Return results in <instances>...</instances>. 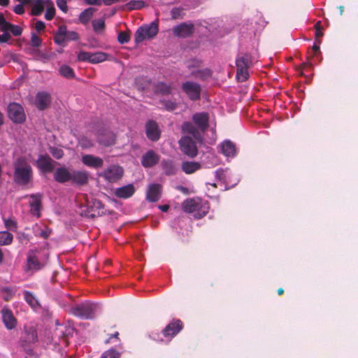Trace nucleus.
<instances>
[{
  "label": "nucleus",
  "mask_w": 358,
  "mask_h": 358,
  "mask_svg": "<svg viewBox=\"0 0 358 358\" xmlns=\"http://www.w3.org/2000/svg\"><path fill=\"white\" fill-rule=\"evenodd\" d=\"M160 156L152 150L147 151L141 157V164L144 168H151L157 165Z\"/></svg>",
  "instance_id": "4468645a"
},
{
  "label": "nucleus",
  "mask_w": 358,
  "mask_h": 358,
  "mask_svg": "<svg viewBox=\"0 0 358 358\" xmlns=\"http://www.w3.org/2000/svg\"><path fill=\"white\" fill-rule=\"evenodd\" d=\"M117 39L120 44H124L129 41L130 36L127 32L121 31L118 34Z\"/></svg>",
  "instance_id": "49530a36"
},
{
  "label": "nucleus",
  "mask_w": 358,
  "mask_h": 358,
  "mask_svg": "<svg viewBox=\"0 0 358 358\" xmlns=\"http://www.w3.org/2000/svg\"><path fill=\"white\" fill-rule=\"evenodd\" d=\"M162 185L160 184H150L146 192V199L151 203L158 201L162 196Z\"/></svg>",
  "instance_id": "ddd939ff"
},
{
  "label": "nucleus",
  "mask_w": 358,
  "mask_h": 358,
  "mask_svg": "<svg viewBox=\"0 0 358 358\" xmlns=\"http://www.w3.org/2000/svg\"><path fill=\"white\" fill-rule=\"evenodd\" d=\"M187 67L189 69H191L192 68H197L201 66V62L198 59H191L187 62Z\"/></svg>",
  "instance_id": "bf43d9fd"
},
{
  "label": "nucleus",
  "mask_w": 358,
  "mask_h": 358,
  "mask_svg": "<svg viewBox=\"0 0 358 358\" xmlns=\"http://www.w3.org/2000/svg\"><path fill=\"white\" fill-rule=\"evenodd\" d=\"M181 88L190 100L197 101L200 99L201 87L199 83L186 81L182 84Z\"/></svg>",
  "instance_id": "423d86ee"
},
{
  "label": "nucleus",
  "mask_w": 358,
  "mask_h": 358,
  "mask_svg": "<svg viewBox=\"0 0 358 358\" xmlns=\"http://www.w3.org/2000/svg\"><path fill=\"white\" fill-rule=\"evenodd\" d=\"M145 6V2L143 1H135L132 0L128 2L125 5V8L127 10H136L140 9Z\"/></svg>",
  "instance_id": "ea45409f"
},
{
  "label": "nucleus",
  "mask_w": 358,
  "mask_h": 358,
  "mask_svg": "<svg viewBox=\"0 0 358 358\" xmlns=\"http://www.w3.org/2000/svg\"><path fill=\"white\" fill-rule=\"evenodd\" d=\"M108 55L105 52H97L92 53L90 52V63L98 64L103 62L107 59Z\"/></svg>",
  "instance_id": "f704fd0d"
},
{
  "label": "nucleus",
  "mask_w": 358,
  "mask_h": 358,
  "mask_svg": "<svg viewBox=\"0 0 358 358\" xmlns=\"http://www.w3.org/2000/svg\"><path fill=\"white\" fill-rule=\"evenodd\" d=\"M96 308L95 304L86 302L73 307L71 312L76 317L88 320L94 317Z\"/></svg>",
  "instance_id": "20e7f679"
},
{
  "label": "nucleus",
  "mask_w": 358,
  "mask_h": 358,
  "mask_svg": "<svg viewBox=\"0 0 358 358\" xmlns=\"http://www.w3.org/2000/svg\"><path fill=\"white\" fill-rule=\"evenodd\" d=\"M201 167L200 163L196 162H183L181 169L186 174H192L199 170Z\"/></svg>",
  "instance_id": "bb28decb"
},
{
  "label": "nucleus",
  "mask_w": 358,
  "mask_h": 358,
  "mask_svg": "<svg viewBox=\"0 0 358 358\" xmlns=\"http://www.w3.org/2000/svg\"><path fill=\"white\" fill-rule=\"evenodd\" d=\"M51 234V229L48 227H45L44 229L41 230V231L36 234V236L43 238L45 239L48 238Z\"/></svg>",
  "instance_id": "e2e57ef3"
},
{
  "label": "nucleus",
  "mask_w": 358,
  "mask_h": 358,
  "mask_svg": "<svg viewBox=\"0 0 358 358\" xmlns=\"http://www.w3.org/2000/svg\"><path fill=\"white\" fill-rule=\"evenodd\" d=\"M24 337L22 341V345L26 348V345L34 344L38 341L36 330L33 327H24Z\"/></svg>",
  "instance_id": "412c9836"
},
{
  "label": "nucleus",
  "mask_w": 358,
  "mask_h": 358,
  "mask_svg": "<svg viewBox=\"0 0 358 358\" xmlns=\"http://www.w3.org/2000/svg\"><path fill=\"white\" fill-rule=\"evenodd\" d=\"M182 210L187 213H194L196 219L206 216L208 212L207 203H202L199 199H187L181 204Z\"/></svg>",
  "instance_id": "f03ea898"
},
{
  "label": "nucleus",
  "mask_w": 358,
  "mask_h": 358,
  "mask_svg": "<svg viewBox=\"0 0 358 358\" xmlns=\"http://www.w3.org/2000/svg\"><path fill=\"white\" fill-rule=\"evenodd\" d=\"M37 252V250L29 251L27 258V268L28 270L38 271L44 266V264L38 260L36 255Z\"/></svg>",
  "instance_id": "dca6fc26"
},
{
  "label": "nucleus",
  "mask_w": 358,
  "mask_h": 358,
  "mask_svg": "<svg viewBox=\"0 0 358 358\" xmlns=\"http://www.w3.org/2000/svg\"><path fill=\"white\" fill-rule=\"evenodd\" d=\"M135 187L133 184H129L115 189V195L120 199H128L135 193Z\"/></svg>",
  "instance_id": "4be33fe9"
},
{
  "label": "nucleus",
  "mask_w": 358,
  "mask_h": 358,
  "mask_svg": "<svg viewBox=\"0 0 358 358\" xmlns=\"http://www.w3.org/2000/svg\"><path fill=\"white\" fill-rule=\"evenodd\" d=\"M79 39V35L77 32L71 31L66 34V40L68 41H77Z\"/></svg>",
  "instance_id": "680f3d73"
},
{
  "label": "nucleus",
  "mask_w": 358,
  "mask_h": 358,
  "mask_svg": "<svg viewBox=\"0 0 358 358\" xmlns=\"http://www.w3.org/2000/svg\"><path fill=\"white\" fill-rule=\"evenodd\" d=\"M321 41H318V44L314 43V45L312 47L311 52H308V59L309 60L311 57L316 56L317 53H320V44Z\"/></svg>",
  "instance_id": "3c124183"
},
{
  "label": "nucleus",
  "mask_w": 358,
  "mask_h": 358,
  "mask_svg": "<svg viewBox=\"0 0 358 358\" xmlns=\"http://www.w3.org/2000/svg\"><path fill=\"white\" fill-rule=\"evenodd\" d=\"M101 358H120V355L116 350H110L103 353Z\"/></svg>",
  "instance_id": "09e8293b"
},
{
  "label": "nucleus",
  "mask_w": 358,
  "mask_h": 358,
  "mask_svg": "<svg viewBox=\"0 0 358 358\" xmlns=\"http://www.w3.org/2000/svg\"><path fill=\"white\" fill-rule=\"evenodd\" d=\"M123 175V169L120 166L113 165L106 169L101 176L109 182H115L120 180Z\"/></svg>",
  "instance_id": "1a4fd4ad"
},
{
  "label": "nucleus",
  "mask_w": 358,
  "mask_h": 358,
  "mask_svg": "<svg viewBox=\"0 0 358 358\" xmlns=\"http://www.w3.org/2000/svg\"><path fill=\"white\" fill-rule=\"evenodd\" d=\"M51 102V97L46 92H38L36 97V106L40 110L47 108Z\"/></svg>",
  "instance_id": "5701e85b"
},
{
  "label": "nucleus",
  "mask_w": 358,
  "mask_h": 358,
  "mask_svg": "<svg viewBox=\"0 0 358 358\" xmlns=\"http://www.w3.org/2000/svg\"><path fill=\"white\" fill-rule=\"evenodd\" d=\"M171 17L173 20L182 18V8H173L171 10Z\"/></svg>",
  "instance_id": "8fccbe9b"
},
{
  "label": "nucleus",
  "mask_w": 358,
  "mask_h": 358,
  "mask_svg": "<svg viewBox=\"0 0 358 358\" xmlns=\"http://www.w3.org/2000/svg\"><path fill=\"white\" fill-rule=\"evenodd\" d=\"M10 27V28L9 31H10L13 34V36H19L22 34V29L18 25L11 24Z\"/></svg>",
  "instance_id": "6e6d98bb"
},
{
  "label": "nucleus",
  "mask_w": 358,
  "mask_h": 358,
  "mask_svg": "<svg viewBox=\"0 0 358 358\" xmlns=\"http://www.w3.org/2000/svg\"><path fill=\"white\" fill-rule=\"evenodd\" d=\"M182 130L184 133L192 135L197 141H200L202 139L200 129L195 127L192 122H184L182 126Z\"/></svg>",
  "instance_id": "b1692460"
},
{
  "label": "nucleus",
  "mask_w": 358,
  "mask_h": 358,
  "mask_svg": "<svg viewBox=\"0 0 358 358\" xmlns=\"http://www.w3.org/2000/svg\"><path fill=\"white\" fill-rule=\"evenodd\" d=\"M145 134L152 141H157L161 136V131L158 124L155 120H148L145 124Z\"/></svg>",
  "instance_id": "9b49d317"
},
{
  "label": "nucleus",
  "mask_w": 358,
  "mask_h": 358,
  "mask_svg": "<svg viewBox=\"0 0 358 358\" xmlns=\"http://www.w3.org/2000/svg\"><path fill=\"white\" fill-rule=\"evenodd\" d=\"M14 181L20 185L29 184L33 179V169L24 157H18L13 164Z\"/></svg>",
  "instance_id": "f257e3e1"
},
{
  "label": "nucleus",
  "mask_w": 358,
  "mask_h": 358,
  "mask_svg": "<svg viewBox=\"0 0 358 358\" xmlns=\"http://www.w3.org/2000/svg\"><path fill=\"white\" fill-rule=\"evenodd\" d=\"M55 164L56 162L48 155H41L36 160V166L43 173L52 172Z\"/></svg>",
  "instance_id": "9d476101"
},
{
  "label": "nucleus",
  "mask_w": 358,
  "mask_h": 358,
  "mask_svg": "<svg viewBox=\"0 0 358 358\" xmlns=\"http://www.w3.org/2000/svg\"><path fill=\"white\" fill-rule=\"evenodd\" d=\"M59 73L66 78L71 79L75 78L73 69L67 65H62L59 69Z\"/></svg>",
  "instance_id": "e433bc0d"
},
{
  "label": "nucleus",
  "mask_w": 358,
  "mask_h": 358,
  "mask_svg": "<svg viewBox=\"0 0 358 358\" xmlns=\"http://www.w3.org/2000/svg\"><path fill=\"white\" fill-rule=\"evenodd\" d=\"M2 322L6 328L8 330L13 329L17 326V320L13 315V312L8 308H3L1 310Z\"/></svg>",
  "instance_id": "a211bd4d"
},
{
  "label": "nucleus",
  "mask_w": 358,
  "mask_h": 358,
  "mask_svg": "<svg viewBox=\"0 0 358 358\" xmlns=\"http://www.w3.org/2000/svg\"><path fill=\"white\" fill-rule=\"evenodd\" d=\"M95 9L94 8H88L85 9L79 15V20L83 24H87L92 17Z\"/></svg>",
  "instance_id": "72a5a7b5"
},
{
  "label": "nucleus",
  "mask_w": 358,
  "mask_h": 358,
  "mask_svg": "<svg viewBox=\"0 0 358 358\" xmlns=\"http://www.w3.org/2000/svg\"><path fill=\"white\" fill-rule=\"evenodd\" d=\"M8 117L15 123H22L25 120V114L21 105L11 103L8 106Z\"/></svg>",
  "instance_id": "6e6552de"
},
{
  "label": "nucleus",
  "mask_w": 358,
  "mask_h": 358,
  "mask_svg": "<svg viewBox=\"0 0 358 358\" xmlns=\"http://www.w3.org/2000/svg\"><path fill=\"white\" fill-rule=\"evenodd\" d=\"M249 77L248 68H237L236 78L240 82L245 81Z\"/></svg>",
  "instance_id": "a19ab883"
},
{
  "label": "nucleus",
  "mask_w": 358,
  "mask_h": 358,
  "mask_svg": "<svg viewBox=\"0 0 358 358\" xmlns=\"http://www.w3.org/2000/svg\"><path fill=\"white\" fill-rule=\"evenodd\" d=\"M11 23L7 22L3 13H0V30L3 33H8Z\"/></svg>",
  "instance_id": "37998d69"
},
{
  "label": "nucleus",
  "mask_w": 358,
  "mask_h": 358,
  "mask_svg": "<svg viewBox=\"0 0 358 358\" xmlns=\"http://www.w3.org/2000/svg\"><path fill=\"white\" fill-rule=\"evenodd\" d=\"M42 43L41 39L34 33L31 34V45L34 48L41 46Z\"/></svg>",
  "instance_id": "603ef678"
},
{
  "label": "nucleus",
  "mask_w": 358,
  "mask_h": 358,
  "mask_svg": "<svg viewBox=\"0 0 358 358\" xmlns=\"http://www.w3.org/2000/svg\"><path fill=\"white\" fill-rule=\"evenodd\" d=\"M71 173L66 167L57 169L54 173V179L59 183H65L71 180Z\"/></svg>",
  "instance_id": "393cba45"
},
{
  "label": "nucleus",
  "mask_w": 358,
  "mask_h": 358,
  "mask_svg": "<svg viewBox=\"0 0 358 358\" xmlns=\"http://www.w3.org/2000/svg\"><path fill=\"white\" fill-rule=\"evenodd\" d=\"M181 151L187 156L194 158L198 154V149L195 141L189 136H184L179 141Z\"/></svg>",
  "instance_id": "0eeeda50"
},
{
  "label": "nucleus",
  "mask_w": 358,
  "mask_h": 358,
  "mask_svg": "<svg viewBox=\"0 0 358 358\" xmlns=\"http://www.w3.org/2000/svg\"><path fill=\"white\" fill-rule=\"evenodd\" d=\"M57 7L64 13H67L69 8L66 0H57L56 1Z\"/></svg>",
  "instance_id": "13d9d810"
},
{
  "label": "nucleus",
  "mask_w": 358,
  "mask_h": 358,
  "mask_svg": "<svg viewBox=\"0 0 358 358\" xmlns=\"http://www.w3.org/2000/svg\"><path fill=\"white\" fill-rule=\"evenodd\" d=\"M13 11L17 15H22L24 13V5L20 2V4L13 8Z\"/></svg>",
  "instance_id": "0e129e2a"
},
{
  "label": "nucleus",
  "mask_w": 358,
  "mask_h": 358,
  "mask_svg": "<svg viewBox=\"0 0 358 358\" xmlns=\"http://www.w3.org/2000/svg\"><path fill=\"white\" fill-rule=\"evenodd\" d=\"M44 2L48 6L45 14V18L47 20H51L55 17L56 12L54 3L51 0H44Z\"/></svg>",
  "instance_id": "c9c22d12"
},
{
  "label": "nucleus",
  "mask_w": 358,
  "mask_h": 358,
  "mask_svg": "<svg viewBox=\"0 0 358 358\" xmlns=\"http://www.w3.org/2000/svg\"><path fill=\"white\" fill-rule=\"evenodd\" d=\"M251 56L249 54H243L237 57L236 64L237 68H248L251 65Z\"/></svg>",
  "instance_id": "7c9ffc66"
},
{
  "label": "nucleus",
  "mask_w": 358,
  "mask_h": 358,
  "mask_svg": "<svg viewBox=\"0 0 358 358\" xmlns=\"http://www.w3.org/2000/svg\"><path fill=\"white\" fill-rule=\"evenodd\" d=\"M45 2L43 0H36L32 5L31 15L33 16L40 15L44 10Z\"/></svg>",
  "instance_id": "473e14b6"
},
{
  "label": "nucleus",
  "mask_w": 358,
  "mask_h": 358,
  "mask_svg": "<svg viewBox=\"0 0 358 358\" xmlns=\"http://www.w3.org/2000/svg\"><path fill=\"white\" fill-rule=\"evenodd\" d=\"M192 75L201 79H205L206 78L210 77L211 76V71L209 69H205L203 71L193 72Z\"/></svg>",
  "instance_id": "de8ad7c7"
},
{
  "label": "nucleus",
  "mask_w": 358,
  "mask_h": 358,
  "mask_svg": "<svg viewBox=\"0 0 358 358\" xmlns=\"http://www.w3.org/2000/svg\"><path fill=\"white\" fill-rule=\"evenodd\" d=\"M192 120L201 132L207 131L209 126V115L208 113H196L193 115Z\"/></svg>",
  "instance_id": "f8f14e48"
},
{
  "label": "nucleus",
  "mask_w": 358,
  "mask_h": 358,
  "mask_svg": "<svg viewBox=\"0 0 358 358\" xmlns=\"http://www.w3.org/2000/svg\"><path fill=\"white\" fill-rule=\"evenodd\" d=\"M79 143L80 146L83 148H89L93 146V143L85 137L82 138L80 140Z\"/></svg>",
  "instance_id": "4d7b16f0"
},
{
  "label": "nucleus",
  "mask_w": 358,
  "mask_h": 358,
  "mask_svg": "<svg viewBox=\"0 0 358 358\" xmlns=\"http://www.w3.org/2000/svg\"><path fill=\"white\" fill-rule=\"evenodd\" d=\"M45 27V23L41 20H38L35 23L34 28L37 31H43Z\"/></svg>",
  "instance_id": "338daca9"
},
{
  "label": "nucleus",
  "mask_w": 358,
  "mask_h": 358,
  "mask_svg": "<svg viewBox=\"0 0 358 358\" xmlns=\"http://www.w3.org/2000/svg\"><path fill=\"white\" fill-rule=\"evenodd\" d=\"M183 328V324L180 320H173L162 330V334L166 339V343H169Z\"/></svg>",
  "instance_id": "39448f33"
},
{
  "label": "nucleus",
  "mask_w": 358,
  "mask_h": 358,
  "mask_svg": "<svg viewBox=\"0 0 358 358\" xmlns=\"http://www.w3.org/2000/svg\"><path fill=\"white\" fill-rule=\"evenodd\" d=\"M90 173L87 171H73L71 172V181L80 186L85 185L88 183Z\"/></svg>",
  "instance_id": "6ab92c4d"
},
{
  "label": "nucleus",
  "mask_w": 358,
  "mask_h": 358,
  "mask_svg": "<svg viewBox=\"0 0 358 358\" xmlns=\"http://www.w3.org/2000/svg\"><path fill=\"white\" fill-rule=\"evenodd\" d=\"M159 31V21L156 20L149 25L140 27L134 34V41L136 44L143 42L145 39L154 38Z\"/></svg>",
  "instance_id": "7ed1b4c3"
},
{
  "label": "nucleus",
  "mask_w": 358,
  "mask_h": 358,
  "mask_svg": "<svg viewBox=\"0 0 358 358\" xmlns=\"http://www.w3.org/2000/svg\"><path fill=\"white\" fill-rule=\"evenodd\" d=\"M5 227L12 231H15L17 229V222L10 218L3 219Z\"/></svg>",
  "instance_id": "c03bdc74"
},
{
  "label": "nucleus",
  "mask_w": 358,
  "mask_h": 358,
  "mask_svg": "<svg viewBox=\"0 0 358 358\" xmlns=\"http://www.w3.org/2000/svg\"><path fill=\"white\" fill-rule=\"evenodd\" d=\"M11 38L9 33H3L0 35V43H7Z\"/></svg>",
  "instance_id": "774afa93"
},
{
  "label": "nucleus",
  "mask_w": 358,
  "mask_h": 358,
  "mask_svg": "<svg viewBox=\"0 0 358 358\" xmlns=\"http://www.w3.org/2000/svg\"><path fill=\"white\" fill-rule=\"evenodd\" d=\"M24 299L26 302L33 308H36L39 306V303L36 297L29 291H24Z\"/></svg>",
  "instance_id": "2f4dec72"
},
{
  "label": "nucleus",
  "mask_w": 358,
  "mask_h": 358,
  "mask_svg": "<svg viewBox=\"0 0 358 358\" xmlns=\"http://www.w3.org/2000/svg\"><path fill=\"white\" fill-rule=\"evenodd\" d=\"M13 239V235L8 231L0 232V245H10Z\"/></svg>",
  "instance_id": "58836bf2"
},
{
  "label": "nucleus",
  "mask_w": 358,
  "mask_h": 358,
  "mask_svg": "<svg viewBox=\"0 0 358 358\" xmlns=\"http://www.w3.org/2000/svg\"><path fill=\"white\" fill-rule=\"evenodd\" d=\"M115 136L113 133L108 131L104 134L100 135L98 138V142L99 144L108 147L115 143Z\"/></svg>",
  "instance_id": "cd10ccee"
},
{
  "label": "nucleus",
  "mask_w": 358,
  "mask_h": 358,
  "mask_svg": "<svg viewBox=\"0 0 358 358\" xmlns=\"http://www.w3.org/2000/svg\"><path fill=\"white\" fill-rule=\"evenodd\" d=\"M172 85L164 82H159L155 85V92L162 95H169L172 92Z\"/></svg>",
  "instance_id": "c85d7f7f"
},
{
  "label": "nucleus",
  "mask_w": 358,
  "mask_h": 358,
  "mask_svg": "<svg viewBox=\"0 0 358 358\" xmlns=\"http://www.w3.org/2000/svg\"><path fill=\"white\" fill-rule=\"evenodd\" d=\"M161 102L163 106L169 111H173L177 107L176 103L171 100H164L162 101Z\"/></svg>",
  "instance_id": "a18cd8bd"
},
{
  "label": "nucleus",
  "mask_w": 358,
  "mask_h": 358,
  "mask_svg": "<svg viewBox=\"0 0 358 358\" xmlns=\"http://www.w3.org/2000/svg\"><path fill=\"white\" fill-rule=\"evenodd\" d=\"M29 197L31 199V201L29 202L30 212L33 215H36L37 217H39L42 208L43 195L40 193L32 194Z\"/></svg>",
  "instance_id": "f3484780"
},
{
  "label": "nucleus",
  "mask_w": 358,
  "mask_h": 358,
  "mask_svg": "<svg viewBox=\"0 0 358 358\" xmlns=\"http://www.w3.org/2000/svg\"><path fill=\"white\" fill-rule=\"evenodd\" d=\"M161 166L164 173L166 176H173L176 173L177 169L171 159H163Z\"/></svg>",
  "instance_id": "a878e982"
},
{
  "label": "nucleus",
  "mask_w": 358,
  "mask_h": 358,
  "mask_svg": "<svg viewBox=\"0 0 358 358\" xmlns=\"http://www.w3.org/2000/svg\"><path fill=\"white\" fill-rule=\"evenodd\" d=\"M78 59L80 62H88L90 63V52L81 51L78 55Z\"/></svg>",
  "instance_id": "864d4df0"
},
{
  "label": "nucleus",
  "mask_w": 358,
  "mask_h": 358,
  "mask_svg": "<svg viewBox=\"0 0 358 358\" xmlns=\"http://www.w3.org/2000/svg\"><path fill=\"white\" fill-rule=\"evenodd\" d=\"M150 336L152 340H154L158 343H166V339L165 340L163 339L161 337L160 334H159L157 333H152V334Z\"/></svg>",
  "instance_id": "69168bd1"
},
{
  "label": "nucleus",
  "mask_w": 358,
  "mask_h": 358,
  "mask_svg": "<svg viewBox=\"0 0 358 358\" xmlns=\"http://www.w3.org/2000/svg\"><path fill=\"white\" fill-rule=\"evenodd\" d=\"M105 22L103 19H98L92 22L93 29L95 32L99 33L105 29Z\"/></svg>",
  "instance_id": "79ce46f5"
},
{
  "label": "nucleus",
  "mask_w": 358,
  "mask_h": 358,
  "mask_svg": "<svg viewBox=\"0 0 358 358\" xmlns=\"http://www.w3.org/2000/svg\"><path fill=\"white\" fill-rule=\"evenodd\" d=\"M81 162L85 166L93 169H99L103 166V159L92 155H83Z\"/></svg>",
  "instance_id": "aec40b11"
},
{
  "label": "nucleus",
  "mask_w": 358,
  "mask_h": 358,
  "mask_svg": "<svg viewBox=\"0 0 358 358\" xmlns=\"http://www.w3.org/2000/svg\"><path fill=\"white\" fill-rule=\"evenodd\" d=\"M74 331V328L71 326H64V329L60 330L61 335L62 336V341L66 345H68L67 338L69 337L73 336Z\"/></svg>",
  "instance_id": "4c0bfd02"
},
{
  "label": "nucleus",
  "mask_w": 358,
  "mask_h": 358,
  "mask_svg": "<svg viewBox=\"0 0 358 358\" xmlns=\"http://www.w3.org/2000/svg\"><path fill=\"white\" fill-rule=\"evenodd\" d=\"M50 152L53 155V157L57 159L62 158L64 156L63 150L59 148H51Z\"/></svg>",
  "instance_id": "5fc2aeb1"
},
{
  "label": "nucleus",
  "mask_w": 358,
  "mask_h": 358,
  "mask_svg": "<svg viewBox=\"0 0 358 358\" xmlns=\"http://www.w3.org/2000/svg\"><path fill=\"white\" fill-rule=\"evenodd\" d=\"M236 146L229 140H226L222 143V152L227 157H234L236 155Z\"/></svg>",
  "instance_id": "c756f323"
},
{
  "label": "nucleus",
  "mask_w": 358,
  "mask_h": 358,
  "mask_svg": "<svg viewBox=\"0 0 358 358\" xmlns=\"http://www.w3.org/2000/svg\"><path fill=\"white\" fill-rule=\"evenodd\" d=\"M65 41H66V36H60L59 34H55L54 36V41L55 43L62 45Z\"/></svg>",
  "instance_id": "052dcab7"
},
{
  "label": "nucleus",
  "mask_w": 358,
  "mask_h": 358,
  "mask_svg": "<svg viewBox=\"0 0 358 358\" xmlns=\"http://www.w3.org/2000/svg\"><path fill=\"white\" fill-rule=\"evenodd\" d=\"M194 31V24L182 22L173 29V33L175 36L180 38H187L190 36Z\"/></svg>",
  "instance_id": "2eb2a0df"
}]
</instances>
